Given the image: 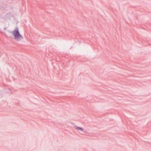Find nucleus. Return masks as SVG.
<instances>
[{
	"instance_id": "1",
	"label": "nucleus",
	"mask_w": 151,
	"mask_h": 151,
	"mask_svg": "<svg viewBox=\"0 0 151 151\" xmlns=\"http://www.w3.org/2000/svg\"><path fill=\"white\" fill-rule=\"evenodd\" d=\"M14 39L17 41H20L23 38V36L20 34L18 28H17L12 32Z\"/></svg>"
},
{
	"instance_id": "2",
	"label": "nucleus",
	"mask_w": 151,
	"mask_h": 151,
	"mask_svg": "<svg viewBox=\"0 0 151 151\" xmlns=\"http://www.w3.org/2000/svg\"><path fill=\"white\" fill-rule=\"evenodd\" d=\"M76 129H79V130H81L82 131H83V129L82 128L79 127H77Z\"/></svg>"
}]
</instances>
